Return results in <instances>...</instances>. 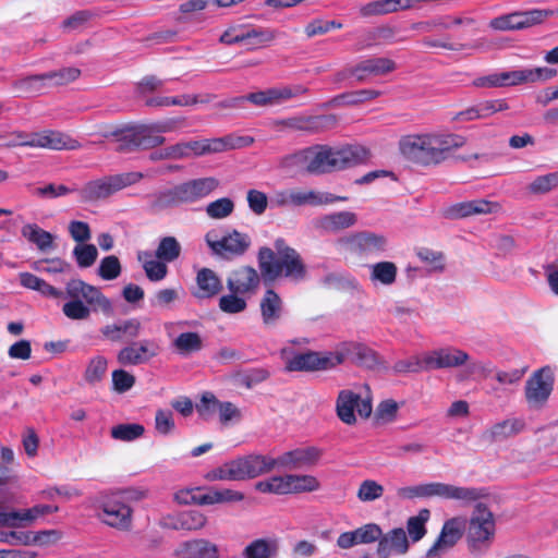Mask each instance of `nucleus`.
Listing matches in <instances>:
<instances>
[{"mask_svg":"<svg viewBox=\"0 0 558 558\" xmlns=\"http://www.w3.org/2000/svg\"><path fill=\"white\" fill-rule=\"evenodd\" d=\"M558 186V171L539 175L529 184V191L533 194H545Z\"/></svg>","mask_w":558,"mask_h":558,"instance_id":"57","label":"nucleus"},{"mask_svg":"<svg viewBox=\"0 0 558 558\" xmlns=\"http://www.w3.org/2000/svg\"><path fill=\"white\" fill-rule=\"evenodd\" d=\"M357 217L352 211H337L320 217L317 221L318 228L328 233H338L342 230L353 227Z\"/></svg>","mask_w":558,"mask_h":558,"instance_id":"30","label":"nucleus"},{"mask_svg":"<svg viewBox=\"0 0 558 558\" xmlns=\"http://www.w3.org/2000/svg\"><path fill=\"white\" fill-rule=\"evenodd\" d=\"M12 87L19 96H35L48 87L43 74H34L21 77L12 83Z\"/></svg>","mask_w":558,"mask_h":558,"instance_id":"38","label":"nucleus"},{"mask_svg":"<svg viewBox=\"0 0 558 558\" xmlns=\"http://www.w3.org/2000/svg\"><path fill=\"white\" fill-rule=\"evenodd\" d=\"M145 428L142 424H119L111 428V437L122 441H132L143 436Z\"/></svg>","mask_w":558,"mask_h":558,"instance_id":"53","label":"nucleus"},{"mask_svg":"<svg viewBox=\"0 0 558 558\" xmlns=\"http://www.w3.org/2000/svg\"><path fill=\"white\" fill-rule=\"evenodd\" d=\"M155 428L161 435H168L175 428L173 414L169 410L159 409L155 415Z\"/></svg>","mask_w":558,"mask_h":558,"instance_id":"64","label":"nucleus"},{"mask_svg":"<svg viewBox=\"0 0 558 558\" xmlns=\"http://www.w3.org/2000/svg\"><path fill=\"white\" fill-rule=\"evenodd\" d=\"M80 143L71 136L54 130L41 131V148L53 150H74L80 148Z\"/></svg>","mask_w":558,"mask_h":558,"instance_id":"36","label":"nucleus"},{"mask_svg":"<svg viewBox=\"0 0 558 558\" xmlns=\"http://www.w3.org/2000/svg\"><path fill=\"white\" fill-rule=\"evenodd\" d=\"M430 512L428 509H421L414 517H410L407 521V536L413 543L421 541L426 534V522L429 520Z\"/></svg>","mask_w":558,"mask_h":558,"instance_id":"46","label":"nucleus"},{"mask_svg":"<svg viewBox=\"0 0 558 558\" xmlns=\"http://www.w3.org/2000/svg\"><path fill=\"white\" fill-rule=\"evenodd\" d=\"M399 9V0H376L362 5L360 13L362 16H373L396 12Z\"/></svg>","mask_w":558,"mask_h":558,"instance_id":"50","label":"nucleus"},{"mask_svg":"<svg viewBox=\"0 0 558 558\" xmlns=\"http://www.w3.org/2000/svg\"><path fill=\"white\" fill-rule=\"evenodd\" d=\"M322 457L316 447H302L283 452L276 458L277 466L284 470H301L315 465Z\"/></svg>","mask_w":558,"mask_h":558,"instance_id":"21","label":"nucleus"},{"mask_svg":"<svg viewBox=\"0 0 558 558\" xmlns=\"http://www.w3.org/2000/svg\"><path fill=\"white\" fill-rule=\"evenodd\" d=\"M397 496L400 499L440 497L462 501L465 505L477 501L486 496L484 488L454 486L451 484L433 482L414 486L399 487Z\"/></svg>","mask_w":558,"mask_h":558,"instance_id":"8","label":"nucleus"},{"mask_svg":"<svg viewBox=\"0 0 558 558\" xmlns=\"http://www.w3.org/2000/svg\"><path fill=\"white\" fill-rule=\"evenodd\" d=\"M398 267L392 262H378L369 266V279L373 283L392 286L396 282Z\"/></svg>","mask_w":558,"mask_h":558,"instance_id":"39","label":"nucleus"},{"mask_svg":"<svg viewBox=\"0 0 558 558\" xmlns=\"http://www.w3.org/2000/svg\"><path fill=\"white\" fill-rule=\"evenodd\" d=\"M464 527L465 521L461 518L447 520L442 525L439 536L426 551V558L444 557L462 537Z\"/></svg>","mask_w":558,"mask_h":558,"instance_id":"18","label":"nucleus"},{"mask_svg":"<svg viewBox=\"0 0 558 558\" xmlns=\"http://www.w3.org/2000/svg\"><path fill=\"white\" fill-rule=\"evenodd\" d=\"M219 186V181L213 177L198 178L177 184L155 194L153 206L157 209L195 203Z\"/></svg>","mask_w":558,"mask_h":558,"instance_id":"7","label":"nucleus"},{"mask_svg":"<svg viewBox=\"0 0 558 558\" xmlns=\"http://www.w3.org/2000/svg\"><path fill=\"white\" fill-rule=\"evenodd\" d=\"M355 410L362 417H368L373 410L371 399L362 398L360 393L349 389L341 390L336 401L338 417L343 423L353 425L356 422Z\"/></svg>","mask_w":558,"mask_h":558,"instance_id":"15","label":"nucleus"},{"mask_svg":"<svg viewBox=\"0 0 558 558\" xmlns=\"http://www.w3.org/2000/svg\"><path fill=\"white\" fill-rule=\"evenodd\" d=\"M162 347L157 339H143L122 348L118 353V362L122 365H140L157 357Z\"/></svg>","mask_w":558,"mask_h":558,"instance_id":"16","label":"nucleus"},{"mask_svg":"<svg viewBox=\"0 0 558 558\" xmlns=\"http://www.w3.org/2000/svg\"><path fill=\"white\" fill-rule=\"evenodd\" d=\"M369 151L361 145L330 147L315 145L282 159V167L301 168L310 173L320 174L341 171L368 160Z\"/></svg>","mask_w":558,"mask_h":558,"instance_id":"1","label":"nucleus"},{"mask_svg":"<svg viewBox=\"0 0 558 558\" xmlns=\"http://www.w3.org/2000/svg\"><path fill=\"white\" fill-rule=\"evenodd\" d=\"M197 292L196 298L205 299L215 296L222 288L218 276L209 268H202L196 276Z\"/></svg>","mask_w":558,"mask_h":558,"instance_id":"35","label":"nucleus"},{"mask_svg":"<svg viewBox=\"0 0 558 558\" xmlns=\"http://www.w3.org/2000/svg\"><path fill=\"white\" fill-rule=\"evenodd\" d=\"M465 144V138L453 133L409 134L399 142L401 153L410 160L422 165H437L447 159L449 153Z\"/></svg>","mask_w":558,"mask_h":558,"instance_id":"2","label":"nucleus"},{"mask_svg":"<svg viewBox=\"0 0 558 558\" xmlns=\"http://www.w3.org/2000/svg\"><path fill=\"white\" fill-rule=\"evenodd\" d=\"M178 558H219L218 547L208 539L183 542L174 551Z\"/></svg>","mask_w":558,"mask_h":558,"instance_id":"27","label":"nucleus"},{"mask_svg":"<svg viewBox=\"0 0 558 558\" xmlns=\"http://www.w3.org/2000/svg\"><path fill=\"white\" fill-rule=\"evenodd\" d=\"M205 478L215 481H241L244 480V459L238 458L228 461L206 473Z\"/></svg>","mask_w":558,"mask_h":558,"instance_id":"32","label":"nucleus"},{"mask_svg":"<svg viewBox=\"0 0 558 558\" xmlns=\"http://www.w3.org/2000/svg\"><path fill=\"white\" fill-rule=\"evenodd\" d=\"M243 494L232 489H207L203 492L197 487L196 505L207 506L216 504H226L232 501H240L243 499Z\"/></svg>","mask_w":558,"mask_h":558,"instance_id":"33","label":"nucleus"},{"mask_svg":"<svg viewBox=\"0 0 558 558\" xmlns=\"http://www.w3.org/2000/svg\"><path fill=\"white\" fill-rule=\"evenodd\" d=\"M206 517L197 510H186L165 517L161 525L170 530L196 531L206 524Z\"/></svg>","mask_w":558,"mask_h":558,"instance_id":"25","label":"nucleus"},{"mask_svg":"<svg viewBox=\"0 0 558 558\" xmlns=\"http://www.w3.org/2000/svg\"><path fill=\"white\" fill-rule=\"evenodd\" d=\"M353 532L357 544H371L381 536V529L375 523L365 524Z\"/></svg>","mask_w":558,"mask_h":558,"instance_id":"62","label":"nucleus"},{"mask_svg":"<svg viewBox=\"0 0 558 558\" xmlns=\"http://www.w3.org/2000/svg\"><path fill=\"white\" fill-rule=\"evenodd\" d=\"M554 389V373L549 366L535 371L525 383V399L532 409H541Z\"/></svg>","mask_w":558,"mask_h":558,"instance_id":"14","label":"nucleus"},{"mask_svg":"<svg viewBox=\"0 0 558 558\" xmlns=\"http://www.w3.org/2000/svg\"><path fill=\"white\" fill-rule=\"evenodd\" d=\"M96 517L104 524L120 531L129 532L133 526V509L124 502L119 494L104 497L96 506Z\"/></svg>","mask_w":558,"mask_h":558,"instance_id":"10","label":"nucleus"},{"mask_svg":"<svg viewBox=\"0 0 558 558\" xmlns=\"http://www.w3.org/2000/svg\"><path fill=\"white\" fill-rule=\"evenodd\" d=\"M80 75L81 70L73 66L44 73L48 87L66 85L77 80Z\"/></svg>","mask_w":558,"mask_h":558,"instance_id":"47","label":"nucleus"},{"mask_svg":"<svg viewBox=\"0 0 558 558\" xmlns=\"http://www.w3.org/2000/svg\"><path fill=\"white\" fill-rule=\"evenodd\" d=\"M205 241L215 255L231 259L244 252V239L238 231L228 233L221 238L215 230L206 233Z\"/></svg>","mask_w":558,"mask_h":558,"instance_id":"20","label":"nucleus"},{"mask_svg":"<svg viewBox=\"0 0 558 558\" xmlns=\"http://www.w3.org/2000/svg\"><path fill=\"white\" fill-rule=\"evenodd\" d=\"M234 204L229 197H221L206 206V214L213 219H223L232 214Z\"/></svg>","mask_w":558,"mask_h":558,"instance_id":"55","label":"nucleus"},{"mask_svg":"<svg viewBox=\"0 0 558 558\" xmlns=\"http://www.w3.org/2000/svg\"><path fill=\"white\" fill-rule=\"evenodd\" d=\"M182 252L180 242L175 236L168 235L159 240L158 246L155 251V257L167 263L177 260Z\"/></svg>","mask_w":558,"mask_h":558,"instance_id":"44","label":"nucleus"},{"mask_svg":"<svg viewBox=\"0 0 558 558\" xmlns=\"http://www.w3.org/2000/svg\"><path fill=\"white\" fill-rule=\"evenodd\" d=\"M341 242L363 256H380L388 246V240L385 235L369 231L356 232L342 239Z\"/></svg>","mask_w":558,"mask_h":558,"instance_id":"19","label":"nucleus"},{"mask_svg":"<svg viewBox=\"0 0 558 558\" xmlns=\"http://www.w3.org/2000/svg\"><path fill=\"white\" fill-rule=\"evenodd\" d=\"M396 63L388 58H369L360 61L350 69L351 76L362 82L372 76H381L392 72Z\"/></svg>","mask_w":558,"mask_h":558,"instance_id":"24","label":"nucleus"},{"mask_svg":"<svg viewBox=\"0 0 558 558\" xmlns=\"http://www.w3.org/2000/svg\"><path fill=\"white\" fill-rule=\"evenodd\" d=\"M384 494V486L374 480H365L361 483L357 490V498L363 502L379 499Z\"/></svg>","mask_w":558,"mask_h":558,"instance_id":"60","label":"nucleus"},{"mask_svg":"<svg viewBox=\"0 0 558 558\" xmlns=\"http://www.w3.org/2000/svg\"><path fill=\"white\" fill-rule=\"evenodd\" d=\"M283 480L286 484V495L304 492H314L319 488V482L313 475L288 474L283 476Z\"/></svg>","mask_w":558,"mask_h":558,"instance_id":"41","label":"nucleus"},{"mask_svg":"<svg viewBox=\"0 0 558 558\" xmlns=\"http://www.w3.org/2000/svg\"><path fill=\"white\" fill-rule=\"evenodd\" d=\"M259 308L263 323L274 326L282 316L283 302L272 289H267L260 300Z\"/></svg>","mask_w":558,"mask_h":558,"instance_id":"28","label":"nucleus"},{"mask_svg":"<svg viewBox=\"0 0 558 558\" xmlns=\"http://www.w3.org/2000/svg\"><path fill=\"white\" fill-rule=\"evenodd\" d=\"M550 15L551 10L515 11L492 19L489 27L500 32L521 31L543 23Z\"/></svg>","mask_w":558,"mask_h":558,"instance_id":"13","label":"nucleus"},{"mask_svg":"<svg viewBox=\"0 0 558 558\" xmlns=\"http://www.w3.org/2000/svg\"><path fill=\"white\" fill-rule=\"evenodd\" d=\"M279 542L275 537L257 538L246 545V558H276Z\"/></svg>","mask_w":558,"mask_h":558,"instance_id":"37","label":"nucleus"},{"mask_svg":"<svg viewBox=\"0 0 558 558\" xmlns=\"http://www.w3.org/2000/svg\"><path fill=\"white\" fill-rule=\"evenodd\" d=\"M4 514L8 517V524H4L7 527H20L22 526V521L32 522L38 517L41 515L40 510L38 506H34L29 509L23 510V511H10L5 512Z\"/></svg>","mask_w":558,"mask_h":558,"instance_id":"58","label":"nucleus"},{"mask_svg":"<svg viewBox=\"0 0 558 558\" xmlns=\"http://www.w3.org/2000/svg\"><path fill=\"white\" fill-rule=\"evenodd\" d=\"M495 535V520L487 507L478 502L470 520L468 542L471 550L487 549Z\"/></svg>","mask_w":558,"mask_h":558,"instance_id":"12","label":"nucleus"},{"mask_svg":"<svg viewBox=\"0 0 558 558\" xmlns=\"http://www.w3.org/2000/svg\"><path fill=\"white\" fill-rule=\"evenodd\" d=\"M274 38V32L268 28L246 26V50L263 48Z\"/></svg>","mask_w":558,"mask_h":558,"instance_id":"48","label":"nucleus"},{"mask_svg":"<svg viewBox=\"0 0 558 558\" xmlns=\"http://www.w3.org/2000/svg\"><path fill=\"white\" fill-rule=\"evenodd\" d=\"M283 476H272L265 481L255 483L254 488L265 494L286 495Z\"/></svg>","mask_w":558,"mask_h":558,"instance_id":"61","label":"nucleus"},{"mask_svg":"<svg viewBox=\"0 0 558 558\" xmlns=\"http://www.w3.org/2000/svg\"><path fill=\"white\" fill-rule=\"evenodd\" d=\"M464 527L465 521L461 518L447 520L442 525L439 536L426 551V558L444 557L462 537Z\"/></svg>","mask_w":558,"mask_h":558,"instance_id":"17","label":"nucleus"},{"mask_svg":"<svg viewBox=\"0 0 558 558\" xmlns=\"http://www.w3.org/2000/svg\"><path fill=\"white\" fill-rule=\"evenodd\" d=\"M425 364V352L421 355H413L409 359L399 360L393 364V372L398 374L428 372Z\"/></svg>","mask_w":558,"mask_h":558,"instance_id":"52","label":"nucleus"},{"mask_svg":"<svg viewBox=\"0 0 558 558\" xmlns=\"http://www.w3.org/2000/svg\"><path fill=\"white\" fill-rule=\"evenodd\" d=\"M121 263L116 255H109L100 260L98 276L104 280H114L121 274Z\"/></svg>","mask_w":558,"mask_h":558,"instance_id":"56","label":"nucleus"},{"mask_svg":"<svg viewBox=\"0 0 558 558\" xmlns=\"http://www.w3.org/2000/svg\"><path fill=\"white\" fill-rule=\"evenodd\" d=\"M499 204L486 199H474L462 202L450 208V215L453 218H465L472 215H486L498 211Z\"/></svg>","mask_w":558,"mask_h":558,"instance_id":"29","label":"nucleus"},{"mask_svg":"<svg viewBox=\"0 0 558 558\" xmlns=\"http://www.w3.org/2000/svg\"><path fill=\"white\" fill-rule=\"evenodd\" d=\"M335 353L341 354L343 361L350 359L355 364L366 368H375L379 363L377 353L367 345L359 342L343 343L340 351H336Z\"/></svg>","mask_w":558,"mask_h":558,"instance_id":"26","label":"nucleus"},{"mask_svg":"<svg viewBox=\"0 0 558 558\" xmlns=\"http://www.w3.org/2000/svg\"><path fill=\"white\" fill-rule=\"evenodd\" d=\"M306 93L307 88L302 85L283 86L251 93L246 96V100L256 106H272L282 104L291 98L304 95Z\"/></svg>","mask_w":558,"mask_h":558,"instance_id":"22","label":"nucleus"},{"mask_svg":"<svg viewBox=\"0 0 558 558\" xmlns=\"http://www.w3.org/2000/svg\"><path fill=\"white\" fill-rule=\"evenodd\" d=\"M289 348L282 349L284 368L288 372H315L331 369L343 363V356L333 352L307 351L291 355Z\"/></svg>","mask_w":558,"mask_h":558,"instance_id":"11","label":"nucleus"},{"mask_svg":"<svg viewBox=\"0 0 558 558\" xmlns=\"http://www.w3.org/2000/svg\"><path fill=\"white\" fill-rule=\"evenodd\" d=\"M173 347L180 354H189L199 351L203 347V341L197 332H182L174 339Z\"/></svg>","mask_w":558,"mask_h":558,"instance_id":"49","label":"nucleus"},{"mask_svg":"<svg viewBox=\"0 0 558 558\" xmlns=\"http://www.w3.org/2000/svg\"><path fill=\"white\" fill-rule=\"evenodd\" d=\"M220 401L211 392H204L199 403L196 404V411L199 416L207 421L211 418L219 410Z\"/></svg>","mask_w":558,"mask_h":558,"instance_id":"59","label":"nucleus"},{"mask_svg":"<svg viewBox=\"0 0 558 558\" xmlns=\"http://www.w3.org/2000/svg\"><path fill=\"white\" fill-rule=\"evenodd\" d=\"M258 266L265 281L286 277L299 282L304 280L307 274L301 255L281 238L275 241L274 250H259Z\"/></svg>","mask_w":558,"mask_h":558,"instance_id":"4","label":"nucleus"},{"mask_svg":"<svg viewBox=\"0 0 558 558\" xmlns=\"http://www.w3.org/2000/svg\"><path fill=\"white\" fill-rule=\"evenodd\" d=\"M525 427V423L521 418H507L494 424L484 437L490 442L502 441L509 437L521 433Z\"/></svg>","mask_w":558,"mask_h":558,"instance_id":"31","label":"nucleus"},{"mask_svg":"<svg viewBox=\"0 0 558 558\" xmlns=\"http://www.w3.org/2000/svg\"><path fill=\"white\" fill-rule=\"evenodd\" d=\"M173 129V121L132 122L116 128L108 136L113 138L118 153L131 154L162 146L166 143L162 134Z\"/></svg>","mask_w":558,"mask_h":558,"instance_id":"3","label":"nucleus"},{"mask_svg":"<svg viewBox=\"0 0 558 558\" xmlns=\"http://www.w3.org/2000/svg\"><path fill=\"white\" fill-rule=\"evenodd\" d=\"M138 260L143 262V269L148 280L157 282L166 278L168 274L167 262L156 257L151 258L149 252H140Z\"/></svg>","mask_w":558,"mask_h":558,"instance_id":"40","label":"nucleus"},{"mask_svg":"<svg viewBox=\"0 0 558 558\" xmlns=\"http://www.w3.org/2000/svg\"><path fill=\"white\" fill-rule=\"evenodd\" d=\"M522 84L546 82L557 75V70L547 66L520 69Z\"/></svg>","mask_w":558,"mask_h":558,"instance_id":"54","label":"nucleus"},{"mask_svg":"<svg viewBox=\"0 0 558 558\" xmlns=\"http://www.w3.org/2000/svg\"><path fill=\"white\" fill-rule=\"evenodd\" d=\"M144 178L138 171L123 172L90 180L78 191L84 203H96L109 198L114 193L136 184Z\"/></svg>","mask_w":558,"mask_h":558,"instance_id":"9","label":"nucleus"},{"mask_svg":"<svg viewBox=\"0 0 558 558\" xmlns=\"http://www.w3.org/2000/svg\"><path fill=\"white\" fill-rule=\"evenodd\" d=\"M65 296L69 301L63 304L62 313L69 319L84 320L90 316V312L101 311L104 314L112 313L111 301L99 288L89 284L82 279H71L65 284Z\"/></svg>","mask_w":558,"mask_h":558,"instance_id":"5","label":"nucleus"},{"mask_svg":"<svg viewBox=\"0 0 558 558\" xmlns=\"http://www.w3.org/2000/svg\"><path fill=\"white\" fill-rule=\"evenodd\" d=\"M107 368H108V361L105 356L102 355H96L94 357H92L85 368V372H84V380L89 385V386H95L97 385L98 383H100L106 373H107Z\"/></svg>","mask_w":558,"mask_h":558,"instance_id":"45","label":"nucleus"},{"mask_svg":"<svg viewBox=\"0 0 558 558\" xmlns=\"http://www.w3.org/2000/svg\"><path fill=\"white\" fill-rule=\"evenodd\" d=\"M227 284L231 293L220 298L219 308L229 314H235L244 311V299L236 295L241 292L242 284L233 281L232 279H228Z\"/></svg>","mask_w":558,"mask_h":558,"instance_id":"42","label":"nucleus"},{"mask_svg":"<svg viewBox=\"0 0 558 558\" xmlns=\"http://www.w3.org/2000/svg\"><path fill=\"white\" fill-rule=\"evenodd\" d=\"M135 384V376L124 369L112 372V389L119 393L130 390Z\"/></svg>","mask_w":558,"mask_h":558,"instance_id":"63","label":"nucleus"},{"mask_svg":"<svg viewBox=\"0 0 558 558\" xmlns=\"http://www.w3.org/2000/svg\"><path fill=\"white\" fill-rule=\"evenodd\" d=\"M425 364L429 367V371L465 366L459 374L460 380L475 377L487 378L493 372L489 362L471 360L468 352L452 345L425 352Z\"/></svg>","mask_w":558,"mask_h":558,"instance_id":"6","label":"nucleus"},{"mask_svg":"<svg viewBox=\"0 0 558 558\" xmlns=\"http://www.w3.org/2000/svg\"><path fill=\"white\" fill-rule=\"evenodd\" d=\"M21 233L28 242L35 244L40 252H49L56 247L53 234L36 223L23 226Z\"/></svg>","mask_w":558,"mask_h":558,"instance_id":"34","label":"nucleus"},{"mask_svg":"<svg viewBox=\"0 0 558 558\" xmlns=\"http://www.w3.org/2000/svg\"><path fill=\"white\" fill-rule=\"evenodd\" d=\"M72 254L80 268H88L97 260L98 250L96 245L85 242L75 245Z\"/></svg>","mask_w":558,"mask_h":558,"instance_id":"51","label":"nucleus"},{"mask_svg":"<svg viewBox=\"0 0 558 558\" xmlns=\"http://www.w3.org/2000/svg\"><path fill=\"white\" fill-rule=\"evenodd\" d=\"M410 547L407 532L402 527H396L383 534L378 538L376 555L378 558H391L402 556Z\"/></svg>","mask_w":558,"mask_h":558,"instance_id":"23","label":"nucleus"},{"mask_svg":"<svg viewBox=\"0 0 558 558\" xmlns=\"http://www.w3.org/2000/svg\"><path fill=\"white\" fill-rule=\"evenodd\" d=\"M277 466L276 458L262 454L246 456V477H256L272 471Z\"/></svg>","mask_w":558,"mask_h":558,"instance_id":"43","label":"nucleus"}]
</instances>
